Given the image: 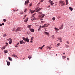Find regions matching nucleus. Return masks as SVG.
Returning <instances> with one entry per match:
<instances>
[{"instance_id": "f257e3e1", "label": "nucleus", "mask_w": 75, "mask_h": 75, "mask_svg": "<svg viewBox=\"0 0 75 75\" xmlns=\"http://www.w3.org/2000/svg\"><path fill=\"white\" fill-rule=\"evenodd\" d=\"M21 28L18 27V28H17V29L16 30H15V31L16 32H17L18 31H21L22 30L21 29Z\"/></svg>"}, {"instance_id": "f03ea898", "label": "nucleus", "mask_w": 75, "mask_h": 75, "mask_svg": "<svg viewBox=\"0 0 75 75\" xmlns=\"http://www.w3.org/2000/svg\"><path fill=\"white\" fill-rule=\"evenodd\" d=\"M36 14H34L32 16V17H31V18H32L31 20H35V17L34 16Z\"/></svg>"}, {"instance_id": "7ed1b4c3", "label": "nucleus", "mask_w": 75, "mask_h": 75, "mask_svg": "<svg viewBox=\"0 0 75 75\" xmlns=\"http://www.w3.org/2000/svg\"><path fill=\"white\" fill-rule=\"evenodd\" d=\"M48 2L49 3H50L51 5H53V4H54V3H53V1H51V0L49 1Z\"/></svg>"}, {"instance_id": "20e7f679", "label": "nucleus", "mask_w": 75, "mask_h": 75, "mask_svg": "<svg viewBox=\"0 0 75 75\" xmlns=\"http://www.w3.org/2000/svg\"><path fill=\"white\" fill-rule=\"evenodd\" d=\"M29 3V0L26 1L25 3V5H26V4H28Z\"/></svg>"}, {"instance_id": "39448f33", "label": "nucleus", "mask_w": 75, "mask_h": 75, "mask_svg": "<svg viewBox=\"0 0 75 75\" xmlns=\"http://www.w3.org/2000/svg\"><path fill=\"white\" fill-rule=\"evenodd\" d=\"M47 48L48 50H51L52 48V47H50L49 46H47Z\"/></svg>"}, {"instance_id": "423d86ee", "label": "nucleus", "mask_w": 75, "mask_h": 75, "mask_svg": "<svg viewBox=\"0 0 75 75\" xmlns=\"http://www.w3.org/2000/svg\"><path fill=\"white\" fill-rule=\"evenodd\" d=\"M20 44H25V42L23 41V40H21L20 41Z\"/></svg>"}, {"instance_id": "0eeeda50", "label": "nucleus", "mask_w": 75, "mask_h": 75, "mask_svg": "<svg viewBox=\"0 0 75 75\" xmlns=\"http://www.w3.org/2000/svg\"><path fill=\"white\" fill-rule=\"evenodd\" d=\"M50 24H45L44 25V27H48V25H49Z\"/></svg>"}, {"instance_id": "6e6552de", "label": "nucleus", "mask_w": 75, "mask_h": 75, "mask_svg": "<svg viewBox=\"0 0 75 75\" xmlns=\"http://www.w3.org/2000/svg\"><path fill=\"white\" fill-rule=\"evenodd\" d=\"M61 5V6H64V5H65V3H64V1H62Z\"/></svg>"}, {"instance_id": "1a4fd4ad", "label": "nucleus", "mask_w": 75, "mask_h": 75, "mask_svg": "<svg viewBox=\"0 0 75 75\" xmlns=\"http://www.w3.org/2000/svg\"><path fill=\"white\" fill-rule=\"evenodd\" d=\"M29 30L31 32H34V30L33 29L30 28Z\"/></svg>"}, {"instance_id": "9d476101", "label": "nucleus", "mask_w": 75, "mask_h": 75, "mask_svg": "<svg viewBox=\"0 0 75 75\" xmlns=\"http://www.w3.org/2000/svg\"><path fill=\"white\" fill-rule=\"evenodd\" d=\"M13 42V40H12V39L10 40V41L9 42V43L10 44H11V43H12V42Z\"/></svg>"}, {"instance_id": "9b49d317", "label": "nucleus", "mask_w": 75, "mask_h": 75, "mask_svg": "<svg viewBox=\"0 0 75 75\" xmlns=\"http://www.w3.org/2000/svg\"><path fill=\"white\" fill-rule=\"evenodd\" d=\"M41 9H42L41 8L38 9L37 10H36V12H38V11H40Z\"/></svg>"}, {"instance_id": "f8f14e48", "label": "nucleus", "mask_w": 75, "mask_h": 75, "mask_svg": "<svg viewBox=\"0 0 75 75\" xmlns=\"http://www.w3.org/2000/svg\"><path fill=\"white\" fill-rule=\"evenodd\" d=\"M25 41H27V42H30V40H29V39H28V38H27Z\"/></svg>"}, {"instance_id": "ddd939ff", "label": "nucleus", "mask_w": 75, "mask_h": 75, "mask_svg": "<svg viewBox=\"0 0 75 75\" xmlns=\"http://www.w3.org/2000/svg\"><path fill=\"white\" fill-rule=\"evenodd\" d=\"M6 45H5L2 48H1V50H4L6 48Z\"/></svg>"}, {"instance_id": "4468645a", "label": "nucleus", "mask_w": 75, "mask_h": 75, "mask_svg": "<svg viewBox=\"0 0 75 75\" xmlns=\"http://www.w3.org/2000/svg\"><path fill=\"white\" fill-rule=\"evenodd\" d=\"M63 24H62V25L61 26V27L59 28L61 30V29H62V28H63Z\"/></svg>"}, {"instance_id": "2eb2a0df", "label": "nucleus", "mask_w": 75, "mask_h": 75, "mask_svg": "<svg viewBox=\"0 0 75 75\" xmlns=\"http://www.w3.org/2000/svg\"><path fill=\"white\" fill-rule=\"evenodd\" d=\"M7 65L8 66H9L10 65V62H7Z\"/></svg>"}, {"instance_id": "dca6fc26", "label": "nucleus", "mask_w": 75, "mask_h": 75, "mask_svg": "<svg viewBox=\"0 0 75 75\" xmlns=\"http://www.w3.org/2000/svg\"><path fill=\"white\" fill-rule=\"evenodd\" d=\"M12 56L14 57H16V58H17V55H16L14 54H13Z\"/></svg>"}, {"instance_id": "f3484780", "label": "nucleus", "mask_w": 75, "mask_h": 75, "mask_svg": "<svg viewBox=\"0 0 75 75\" xmlns=\"http://www.w3.org/2000/svg\"><path fill=\"white\" fill-rule=\"evenodd\" d=\"M27 19L25 20L24 21V22H25V23H27V21H28V18H27Z\"/></svg>"}, {"instance_id": "a211bd4d", "label": "nucleus", "mask_w": 75, "mask_h": 75, "mask_svg": "<svg viewBox=\"0 0 75 75\" xmlns=\"http://www.w3.org/2000/svg\"><path fill=\"white\" fill-rule=\"evenodd\" d=\"M66 5H67L68 3V0H66Z\"/></svg>"}, {"instance_id": "6ab92c4d", "label": "nucleus", "mask_w": 75, "mask_h": 75, "mask_svg": "<svg viewBox=\"0 0 75 75\" xmlns=\"http://www.w3.org/2000/svg\"><path fill=\"white\" fill-rule=\"evenodd\" d=\"M45 34H46L47 35H49V33H48L47 32H45Z\"/></svg>"}, {"instance_id": "aec40b11", "label": "nucleus", "mask_w": 75, "mask_h": 75, "mask_svg": "<svg viewBox=\"0 0 75 75\" xmlns=\"http://www.w3.org/2000/svg\"><path fill=\"white\" fill-rule=\"evenodd\" d=\"M41 16H42V17H41L42 18H43V17H44V16H45V15L42 14L40 16V17Z\"/></svg>"}, {"instance_id": "412c9836", "label": "nucleus", "mask_w": 75, "mask_h": 75, "mask_svg": "<svg viewBox=\"0 0 75 75\" xmlns=\"http://www.w3.org/2000/svg\"><path fill=\"white\" fill-rule=\"evenodd\" d=\"M69 8L71 10V11H72L73 10V9L71 7H69Z\"/></svg>"}, {"instance_id": "4be33fe9", "label": "nucleus", "mask_w": 75, "mask_h": 75, "mask_svg": "<svg viewBox=\"0 0 75 75\" xmlns=\"http://www.w3.org/2000/svg\"><path fill=\"white\" fill-rule=\"evenodd\" d=\"M30 12H31V14H33V13H34V11H32L31 10H30Z\"/></svg>"}, {"instance_id": "5701e85b", "label": "nucleus", "mask_w": 75, "mask_h": 75, "mask_svg": "<svg viewBox=\"0 0 75 75\" xmlns=\"http://www.w3.org/2000/svg\"><path fill=\"white\" fill-rule=\"evenodd\" d=\"M20 14L21 15L22 14H24V12H23V11L21 12Z\"/></svg>"}, {"instance_id": "b1692460", "label": "nucleus", "mask_w": 75, "mask_h": 75, "mask_svg": "<svg viewBox=\"0 0 75 75\" xmlns=\"http://www.w3.org/2000/svg\"><path fill=\"white\" fill-rule=\"evenodd\" d=\"M23 40H24V41H26V38H24V37H23L22 38Z\"/></svg>"}, {"instance_id": "393cba45", "label": "nucleus", "mask_w": 75, "mask_h": 75, "mask_svg": "<svg viewBox=\"0 0 75 75\" xmlns=\"http://www.w3.org/2000/svg\"><path fill=\"white\" fill-rule=\"evenodd\" d=\"M4 52L5 53H8V51H7V50H5L4 51Z\"/></svg>"}, {"instance_id": "a878e982", "label": "nucleus", "mask_w": 75, "mask_h": 75, "mask_svg": "<svg viewBox=\"0 0 75 75\" xmlns=\"http://www.w3.org/2000/svg\"><path fill=\"white\" fill-rule=\"evenodd\" d=\"M28 58H29V59H30V58H32V57L31 56H29L28 57Z\"/></svg>"}, {"instance_id": "bb28decb", "label": "nucleus", "mask_w": 75, "mask_h": 75, "mask_svg": "<svg viewBox=\"0 0 75 75\" xmlns=\"http://www.w3.org/2000/svg\"><path fill=\"white\" fill-rule=\"evenodd\" d=\"M28 28H31V25H28Z\"/></svg>"}, {"instance_id": "cd10ccee", "label": "nucleus", "mask_w": 75, "mask_h": 75, "mask_svg": "<svg viewBox=\"0 0 75 75\" xmlns=\"http://www.w3.org/2000/svg\"><path fill=\"white\" fill-rule=\"evenodd\" d=\"M8 58L10 61H12V59H11V58H10V57H9Z\"/></svg>"}, {"instance_id": "c85d7f7f", "label": "nucleus", "mask_w": 75, "mask_h": 75, "mask_svg": "<svg viewBox=\"0 0 75 75\" xmlns=\"http://www.w3.org/2000/svg\"><path fill=\"white\" fill-rule=\"evenodd\" d=\"M54 29H55V30H56V31H59V30L58 29L56 28H55Z\"/></svg>"}, {"instance_id": "c756f323", "label": "nucleus", "mask_w": 75, "mask_h": 75, "mask_svg": "<svg viewBox=\"0 0 75 75\" xmlns=\"http://www.w3.org/2000/svg\"><path fill=\"white\" fill-rule=\"evenodd\" d=\"M65 47L66 48H68V47H69V45H65Z\"/></svg>"}, {"instance_id": "7c9ffc66", "label": "nucleus", "mask_w": 75, "mask_h": 75, "mask_svg": "<svg viewBox=\"0 0 75 75\" xmlns=\"http://www.w3.org/2000/svg\"><path fill=\"white\" fill-rule=\"evenodd\" d=\"M52 38H55V37L54 36V35H52Z\"/></svg>"}, {"instance_id": "2f4dec72", "label": "nucleus", "mask_w": 75, "mask_h": 75, "mask_svg": "<svg viewBox=\"0 0 75 75\" xmlns=\"http://www.w3.org/2000/svg\"><path fill=\"white\" fill-rule=\"evenodd\" d=\"M26 17H27V15H25L24 17L23 18V19H25Z\"/></svg>"}, {"instance_id": "473e14b6", "label": "nucleus", "mask_w": 75, "mask_h": 75, "mask_svg": "<svg viewBox=\"0 0 75 75\" xmlns=\"http://www.w3.org/2000/svg\"><path fill=\"white\" fill-rule=\"evenodd\" d=\"M7 36V35L6 34H5L4 35L3 37H6Z\"/></svg>"}, {"instance_id": "72a5a7b5", "label": "nucleus", "mask_w": 75, "mask_h": 75, "mask_svg": "<svg viewBox=\"0 0 75 75\" xmlns=\"http://www.w3.org/2000/svg\"><path fill=\"white\" fill-rule=\"evenodd\" d=\"M62 1H60L59 2V4H61V3H62Z\"/></svg>"}, {"instance_id": "f704fd0d", "label": "nucleus", "mask_w": 75, "mask_h": 75, "mask_svg": "<svg viewBox=\"0 0 75 75\" xmlns=\"http://www.w3.org/2000/svg\"><path fill=\"white\" fill-rule=\"evenodd\" d=\"M59 45H60V43H59L57 45V47H58Z\"/></svg>"}, {"instance_id": "c9c22d12", "label": "nucleus", "mask_w": 75, "mask_h": 75, "mask_svg": "<svg viewBox=\"0 0 75 75\" xmlns=\"http://www.w3.org/2000/svg\"><path fill=\"white\" fill-rule=\"evenodd\" d=\"M52 19L53 20V21H54V20H55V18L53 17L52 18Z\"/></svg>"}, {"instance_id": "e433bc0d", "label": "nucleus", "mask_w": 75, "mask_h": 75, "mask_svg": "<svg viewBox=\"0 0 75 75\" xmlns=\"http://www.w3.org/2000/svg\"><path fill=\"white\" fill-rule=\"evenodd\" d=\"M39 50H41V49H42V47H39Z\"/></svg>"}, {"instance_id": "4c0bfd02", "label": "nucleus", "mask_w": 75, "mask_h": 75, "mask_svg": "<svg viewBox=\"0 0 75 75\" xmlns=\"http://www.w3.org/2000/svg\"><path fill=\"white\" fill-rule=\"evenodd\" d=\"M27 12V9H25V11H24V13H26V12Z\"/></svg>"}, {"instance_id": "58836bf2", "label": "nucleus", "mask_w": 75, "mask_h": 75, "mask_svg": "<svg viewBox=\"0 0 75 75\" xmlns=\"http://www.w3.org/2000/svg\"><path fill=\"white\" fill-rule=\"evenodd\" d=\"M6 45H5L6 46V47H7L8 45V43L7 42H6Z\"/></svg>"}, {"instance_id": "ea45409f", "label": "nucleus", "mask_w": 75, "mask_h": 75, "mask_svg": "<svg viewBox=\"0 0 75 75\" xmlns=\"http://www.w3.org/2000/svg\"><path fill=\"white\" fill-rule=\"evenodd\" d=\"M15 30H16V28H14V29H13V30H12V31H15Z\"/></svg>"}, {"instance_id": "a19ab883", "label": "nucleus", "mask_w": 75, "mask_h": 75, "mask_svg": "<svg viewBox=\"0 0 75 75\" xmlns=\"http://www.w3.org/2000/svg\"><path fill=\"white\" fill-rule=\"evenodd\" d=\"M62 57L63 58V59H65V58H66V57L65 56H63Z\"/></svg>"}, {"instance_id": "79ce46f5", "label": "nucleus", "mask_w": 75, "mask_h": 75, "mask_svg": "<svg viewBox=\"0 0 75 75\" xmlns=\"http://www.w3.org/2000/svg\"><path fill=\"white\" fill-rule=\"evenodd\" d=\"M3 21H4V22H6V19H3Z\"/></svg>"}, {"instance_id": "37998d69", "label": "nucleus", "mask_w": 75, "mask_h": 75, "mask_svg": "<svg viewBox=\"0 0 75 75\" xmlns=\"http://www.w3.org/2000/svg\"><path fill=\"white\" fill-rule=\"evenodd\" d=\"M33 38H34V37H32L31 38V41H32V40H33Z\"/></svg>"}, {"instance_id": "c03bdc74", "label": "nucleus", "mask_w": 75, "mask_h": 75, "mask_svg": "<svg viewBox=\"0 0 75 75\" xmlns=\"http://www.w3.org/2000/svg\"><path fill=\"white\" fill-rule=\"evenodd\" d=\"M66 43H67V44H69V42L68 41H67Z\"/></svg>"}, {"instance_id": "a18cd8bd", "label": "nucleus", "mask_w": 75, "mask_h": 75, "mask_svg": "<svg viewBox=\"0 0 75 75\" xmlns=\"http://www.w3.org/2000/svg\"><path fill=\"white\" fill-rule=\"evenodd\" d=\"M29 6H30H30H32V4L31 3L29 5Z\"/></svg>"}, {"instance_id": "49530a36", "label": "nucleus", "mask_w": 75, "mask_h": 75, "mask_svg": "<svg viewBox=\"0 0 75 75\" xmlns=\"http://www.w3.org/2000/svg\"><path fill=\"white\" fill-rule=\"evenodd\" d=\"M44 23V21H42L41 22V23L42 24V23Z\"/></svg>"}, {"instance_id": "de8ad7c7", "label": "nucleus", "mask_w": 75, "mask_h": 75, "mask_svg": "<svg viewBox=\"0 0 75 75\" xmlns=\"http://www.w3.org/2000/svg\"><path fill=\"white\" fill-rule=\"evenodd\" d=\"M40 30H41V28H39L38 29V31H39Z\"/></svg>"}, {"instance_id": "09e8293b", "label": "nucleus", "mask_w": 75, "mask_h": 75, "mask_svg": "<svg viewBox=\"0 0 75 75\" xmlns=\"http://www.w3.org/2000/svg\"><path fill=\"white\" fill-rule=\"evenodd\" d=\"M44 27H44V25L43 26H42V28H44Z\"/></svg>"}, {"instance_id": "8fccbe9b", "label": "nucleus", "mask_w": 75, "mask_h": 75, "mask_svg": "<svg viewBox=\"0 0 75 75\" xmlns=\"http://www.w3.org/2000/svg\"><path fill=\"white\" fill-rule=\"evenodd\" d=\"M44 46H45V45H43L41 47L42 48H44Z\"/></svg>"}, {"instance_id": "3c124183", "label": "nucleus", "mask_w": 75, "mask_h": 75, "mask_svg": "<svg viewBox=\"0 0 75 75\" xmlns=\"http://www.w3.org/2000/svg\"><path fill=\"white\" fill-rule=\"evenodd\" d=\"M67 59L68 61H69V59L68 58H67Z\"/></svg>"}, {"instance_id": "603ef678", "label": "nucleus", "mask_w": 75, "mask_h": 75, "mask_svg": "<svg viewBox=\"0 0 75 75\" xmlns=\"http://www.w3.org/2000/svg\"><path fill=\"white\" fill-rule=\"evenodd\" d=\"M62 39H61L60 40V42H62Z\"/></svg>"}, {"instance_id": "864d4df0", "label": "nucleus", "mask_w": 75, "mask_h": 75, "mask_svg": "<svg viewBox=\"0 0 75 75\" xmlns=\"http://www.w3.org/2000/svg\"><path fill=\"white\" fill-rule=\"evenodd\" d=\"M43 1H44V0H41V1H40V2H43Z\"/></svg>"}, {"instance_id": "5fc2aeb1", "label": "nucleus", "mask_w": 75, "mask_h": 75, "mask_svg": "<svg viewBox=\"0 0 75 75\" xmlns=\"http://www.w3.org/2000/svg\"><path fill=\"white\" fill-rule=\"evenodd\" d=\"M0 26H2V24L1 23L0 24Z\"/></svg>"}, {"instance_id": "6e6d98bb", "label": "nucleus", "mask_w": 75, "mask_h": 75, "mask_svg": "<svg viewBox=\"0 0 75 75\" xmlns=\"http://www.w3.org/2000/svg\"><path fill=\"white\" fill-rule=\"evenodd\" d=\"M60 18V16H59L58 17V19H59V18Z\"/></svg>"}, {"instance_id": "4d7b16f0", "label": "nucleus", "mask_w": 75, "mask_h": 75, "mask_svg": "<svg viewBox=\"0 0 75 75\" xmlns=\"http://www.w3.org/2000/svg\"><path fill=\"white\" fill-rule=\"evenodd\" d=\"M18 44H19V42L16 45H18Z\"/></svg>"}, {"instance_id": "13d9d810", "label": "nucleus", "mask_w": 75, "mask_h": 75, "mask_svg": "<svg viewBox=\"0 0 75 75\" xmlns=\"http://www.w3.org/2000/svg\"><path fill=\"white\" fill-rule=\"evenodd\" d=\"M4 23H2V25H4Z\"/></svg>"}, {"instance_id": "bf43d9fd", "label": "nucleus", "mask_w": 75, "mask_h": 75, "mask_svg": "<svg viewBox=\"0 0 75 75\" xmlns=\"http://www.w3.org/2000/svg\"><path fill=\"white\" fill-rule=\"evenodd\" d=\"M39 14H42V12H39Z\"/></svg>"}, {"instance_id": "052dcab7", "label": "nucleus", "mask_w": 75, "mask_h": 75, "mask_svg": "<svg viewBox=\"0 0 75 75\" xmlns=\"http://www.w3.org/2000/svg\"><path fill=\"white\" fill-rule=\"evenodd\" d=\"M58 40H60L61 39V38H58Z\"/></svg>"}, {"instance_id": "680f3d73", "label": "nucleus", "mask_w": 75, "mask_h": 75, "mask_svg": "<svg viewBox=\"0 0 75 75\" xmlns=\"http://www.w3.org/2000/svg\"><path fill=\"white\" fill-rule=\"evenodd\" d=\"M11 40V38H9V39H8V40L9 41V40Z\"/></svg>"}, {"instance_id": "e2e57ef3", "label": "nucleus", "mask_w": 75, "mask_h": 75, "mask_svg": "<svg viewBox=\"0 0 75 75\" xmlns=\"http://www.w3.org/2000/svg\"><path fill=\"white\" fill-rule=\"evenodd\" d=\"M15 47H17L18 46H17V45H16V46H15Z\"/></svg>"}, {"instance_id": "0e129e2a", "label": "nucleus", "mask_w": 75, "mask_h": 75, "mask_svg": "<svg viewBox=\"0 0 75 75\" xmlns=\"http://www.w3.org/2000/svg\"><path fill=\"white\" fill-rule=\"evenodd\" d=\"M43 20V19H41L40 20Z\"/></svg>"}, {"instance_id": "69168bd1", "label": "nucleus", "mask_w": 75, "mask_h": 75, "mask_svg": "<svg viewBox=\"0 0 75 75\" xmlns=\"http://www.w3.org/2000/svg\"><path fill=\"white\" fill-rule=\"evenodd\" d=\"M13 11H16V10H14Z\"/></svg>"}, {"instance_id": "338daca9", "label": "nucleus", "mask_w": 75, "mask_h": 75, "mask_svg": "<svg viewBox=\"0 0 75 75\" xmlns=\"http://www.w3.org/2000/svg\"><path fill=\"white\" fill-rule=\"evenodd\" d=\"M41 25H40V28H41Z\"/></svg>"}, {"instance_id": "774afa93", "label": "nucleus", "mask_w": 75, "mask_h": 75, "mask_svg": "<svg viewBox=\"0 0 75 75\" xmlns=\"http://www.w3.org/2000/svg\"><path fill=\"white\" fill-rule=\"evenodd\" d=\"M50 7V5H49V6L47 7Z\"/></svg>"}]
</instances>
